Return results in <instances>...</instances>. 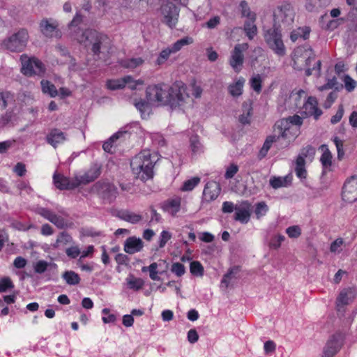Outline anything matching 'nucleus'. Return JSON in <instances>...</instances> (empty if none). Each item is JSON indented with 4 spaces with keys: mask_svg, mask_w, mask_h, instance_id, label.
<instances>
[{
    "mask_svg": "<svg viewBox=\"0 0 357 357\" xmlns=\"http://www.w3.org/2000/svg\"><path fill=\"white\" fill-rule=\"evenodd\" d=\"M155 158L149 150H144L132 159L130 167L137 178L146 181L153 178Z\"/></svg>",
    "mask_w": 357,
    "mask_h": 357,
    "instance_id": "nucleus-1",
    "label": "nucleus"
},
{
    "mask_svg": "<svg viewBox=\"0 0 357 357\" xmlns=\"http://www.w3.org/2000/svg\"><path fill=\"white\" fill-rule=\"evenodd\" d=\"M78 43L84 44L86 47L91 46L93 54L99 55L101 50L108 49L110 46V40L105 34L93 29H86L80 36H75Z\"/></svg>",
    "mask_w": 357,
    "mask_h": 357,
    "instance_id": "nucleus-2",
    "label": "nucleus"
},
{
    "mask_svg": "<svg viewBox=\"0 0 357 357\" xmlns=\"http://www.w3.org/2000/svg\"><path fill=\"white\" fill-rule=\"evenodd\" d=\"M274 130L278 135L268 136L263 144V146L259 152V159H262L266 155L273 143L279 141L280 139H287L284 146H287L291 141V137L288 136L289 123L286 120H279L274 126Z\"/></svg>",
    "mask_w": 357,
    "mask_h": 357,
    "instance_id": "nucleus-3",
    "label": "nucleus"
},
{
    "mask_svg": "<svg viewBox=\"0 0 357 357\" xmlns=\"http://www.w3.org/2000/svg\"><path fill=\"white\" fill-rule=\"evenodd\" d=\"M29 33L26 29H20L10 36L5 38L1 46L3 49L12 52H20L24 50L29 40Z\"/></svg>",
    "mask_w": 357,
    "mask_h": 357,
    "instance_id": "nucleus-4",
    "label": "nucleus"
},
{
    "mask_svg": "<svg viewBox=\"0 0 357 357\" xmlns=\"http://www.w3.org/2000/svg\"><path fill=\"white\" fill-rule=\"evenodd\" d=\"M266 43L275 54L278 56H284L286 53L282 33L279 26L274 23L272 28L266 30L264 33Z\"/></svg>",
    "mask_w": 357,
    "mask_h": 357,
    "instance_id": "nucleus-5",
    "label": "nucleus"
},
{
    "mask_svg": "<svg viewBox=\"0 0 357 357\" xmlns=\"http://www.w3.org/2000/svg\"><path fill=\"white\" fill-rule=\"evenodd\" d=\"M169 86L165 84L152 85L147 87L146 96L150 102H156L160 105H168V96Z\"/></svg>",
    "mask_w": 357,
    "mask_h": 357,
    "instance_id": "nucleus-6",
    "label": "nucleus"
},
{
    "mask_svg": "<svg viewBox=\"0 0 357 357\" xmlns=\"http://www.w3.org/2000/svg\"><path fill=\"white\" fill-rule=\"evenodd\" d=\"M168 105L172 108L181 106L185 102L188 95L186 93V86L182 82H175L169 89Z\"/></svg>",
    "mask_w": 357,
    "mask_h": 357,
    "instance_id": "nucleus-7",
    "label": "nucleus"
},
{
    "mask_svg": "<svg viewBox=\"0 0 357 357\" xmlns=\"http://www.w3.org/2000/svg\"><path fill=\"white\" fill-rule=\"evenodd\" d=\"M275 23L281 22L284 26H291L295 17V12L292 5L287 2H284L278 8L277 11L274 14Z\"/></svg>",
    "mask_w": 357,
    "mask_h": 357,
    "instance_id": "nucleus-8",
    "label": "nucleus"
},
{
    "mask_svg": "<svg viewBox=\"0 0 357 357\" xmlns=\"http://www.w3.org/2000/svg\"><path fill=\"white\" fill-rule=\"evenodd\" d=\"M22 60V73L27 76L33 75H40L45 72V67L43 63L36 59L28 58L25 55L21 56Z\"/></svg>",
    "mask_w": 357,
    "mask_h": 357,
    "instance_id": "nucleus-9",
    "label": "nucleus"
},
{
    "mask_svg": "<svg viewBox=\"0 0 357 357\" xmlns=\"http://www.w3.org/2000/svg\"><path fill=\"white\" fill-rule=\"evenodd\" d=\"M162 22L170 28L175 27L179 15L178 8L172 2L167 1L160 8Z\"/></svg>",
    "mask_w": 357,
    "mask_h": 357,
    "instance_id": "nucleus-10",
    "label": "nucleus"
},
{
    "mask_svg": "<svg viewBox=\"0 0 357 357\" xmlns=\"http://www.w3.org/2000/svg\"><path fill=\"white\" fill-rule=\"evenodd\" d=\"M356 294V289L351 287L345 288L340 291L335 302L338 315H344L346 306L354 301Z\"/></svg>",
    "mask_w": 357,
    "mask_h": 357,
    "instance_id": "nucleus-11",
    "label": "nucleus"
},
{
    "mask_svg": "<svg viewBox=\"0 0 357 357\" xmlns=\"http://www.w3.org/2000/svg\"><path fill=\"white\" fill-rule=\"evenodd\" d=\"M342 196L343 200L349 203L357 201V175L351 176L345 181Z\"/></svg>",
    "mask_w": 357,
    "mask_h": 357,
    "instance_id": "nucleus-12",
    "label": "nucleus"
},
{
    "mask_svg": "<svg viewBox=\"0 0 357 357\" xmlns=\"http://www.w3.org/2000/svg\"><path fill=\"white\" fill-rule=\"evenodd\" d=\"M248 48V43L237 44L231 52L229 63L236 72H238L243 66L244 56L243 52Z\"/></svg>",
    "mask_w": 357,
    "mask_h": 357,
    "instance_id": "nucleus-13",
    "label": "nucleus"
},
{
    "mask_svg": "<svg viewBox=\"0 0 357 357\" xmlns=\"http://www.w3.org/2000/svg\"><path fill=\"white\" fill-rule=\"evenodd\" d=\"M58 23L56 20L50 18L43 19L39 24L40 31L47 38L61 37V33L58 29Z\"/></svg>",
    "mask_w": 357,
    "mask_h": 357,
    "instance_id": "nucleus-14",
    "label": "nucleus"
},
{
    "mask_svg": "<svg viewBox=\"0 0 357 357\" xmlns=\"http://www.w3.org/2000/svg\"><path fill=\"white\" fill-rule=\"evenodd\" d=\"M54 184L59 190H73L79 186L77 176L68 178L63 174L54 173L53 176Z\"/></svg>",
    "mask_w": 357,
    "mask_h": 357,
    "instance_id": "nucleus-15",
    "label": "nucleus"
},
{
    "mask_svg": "<svg viewBox=\"0 0 357 357\" xmlns=\"http://www.w3.org/2000/svg\"><path fill=\"white\" fill-rule=\"evenodd\" d=\"M252 206L248 201H243L236 204L234 220L239 222H248L250 220Z\"/></svg>",
    "mask_w": 357,
    "mask_h": 357,
    "instance_id": "nucleus-16",
    "label": "nucleus"
},
{
    "mask_svg": "<svg viewBox=\"0 0 357 357\" xmlns=\"http://www.w3.org/2000/svg\"><path fill=\"white\" fill-rule=\"evenodd\" d=\"M318 102L315 97L310 96L307 100L304 103V111L302 112L305 117L313 116L315 120H317L322 114V111L318 108Z\"/></svg>",
    "mask_w": 357,
    "mask_h": 357,
    "instance_id": "nucleus-17",
    "label": "nucleus"
},
{
    "mask_svg": "<svg viewBox=\"0 0 357 357\" xmlns=\"http://www.w3.org/2000/svg\"><path fill=\"white\" fill-rule=\"evenodd\" d=\"M342 345V337L341 335H333L326 343L324 349L325 357L333 356Z\"/></svg>",
    "mask_w": 357,
    "mask_h": 357,
    "instance_id": "nucleus-18",
    "label": "nucleus"
},
{
    "mask_svg": "<svg viewBox=\"0 0 357 357\" xmlns=\"http://www.w3.org/2000/svg\"><path fill=\"white\" fill-rule=\"evenodd\" d=\"M221 188L218 183L211 181L208 182L203 191V199L209 202L215 200L220 193Z\"/></svg>",
    "mask_w": 357,
    "mask_h": 357,
    "instance_id": "nucleus-19",
    "label": "nucleus"
},
{
    "mask_svg": "<svg viewBox=\"0 0 357 357\" xmlns=\"http://www.w3.org/2000/svg\"><path fill=\"white\" fill-rule=\"evenodd\" d=\"M143 248L144 243L141 238L131 236L126 240L123 250L126 253L132 255L140 252Z\"/></svg>",
    "mask_w": 357,
    "mask_h": 357,
    "instance_id": "nucleus-20",
    "label": "nucleus"
},
{
    "mask_svg": "<svg viewBox=\"0 0 357 357\" xmlns=\"http://www.w3.org/2000/svg\"><path fill=\"white\" fill-rule=\"evenodd\" d=\"M100 166L97 164L93 165L84 175L77 176L79 185L93 182L100 175Z\"/></svg>",
    "mask_w": 357,
    "mask_h": 357,
    "instance_id": "nucleus-21",
    "label": "nucleus"
},
{
    "mask_svg": "<svg viewBox=\"0 0 357 357\" xmlns=\"http://www.w3.org/2000/svg\"><path fill=\"white\" fill-rule=\"evenodd\" d=\"M112 215L118 217L121 220L131 223L138 222L142 220L141 215L127 210H116L112 212Z\"/></svg>",
    "mask_w": 357,
    "mask_h": 357,
    "instance_id": "nucleus-22",
    "label": "nucleus"
},
{
    "mask_svg": "<svg viewBox=\"0 0 357 357\" xmlns=\"http://www.w3.org/2000/svg\"><path fill=\"white\" fill-rule=\"evenodd\" d=\"M243 114L239 116L238 121L243 125L250 123V117L252 114V101L248 100L242 105Z\"/></svg>",
    "mask_w": 357,
    "mask_h": 357,
    "instance_id": "nucleus-23",
    "label": "nucleus"
},
{
    "mask_svg": "<svg viewBox=\"0 0 357 357\" xmlns=\"http://www.w3.org/2000/svg\"><path fill=\"white\" fill-rule=\"evenodd\" d=\"M65 140L66 137L64 132L59 129L52 130L47 136V142L54 148H56L59 144L63 142Z\"/></svg>",
    "mask_w": 357,
    "mask_h": 357,
    "instance_id": "nucleus-24",
    "label": "nucleus"
},
{
    "mask_svg": "<svg viewBox=\"0 0 357 357\" xmlns=\"http://www.w3.org/2000/svg\"><path fill=\"white\" fill-rule=\"evenodd\" d=\"M310 32L311 29L310 26H304L298 27L291 32L290 39L292 42H296L298 38H302L305 40L309 38Z\"/></svg>",
    "mask_w": 357,
    "mask_h": 357,
    "instance_id": "nucleus-25",
    "label": "nucleus"
},
{
    "mask_svg": "<svg viewBox=\"0 0 357 357\" xmlns=\"http://www.w3.org/2000/svg\"><path fill=\"white\" fill-rule=\"evenodd\" d=\"M38 213L44 217L47 220L50 221L52 223H64V222L67 221L66 220H64L61 216H57L51 211L45 208H38Z\"/></svg>",
    "mask_w": 357,
    "mask_h": 357,
    "instance_id": "nucleus-26",
    "label": "nucleus"
},
{
    "mask_svg": "<svg viewBox=\"0 0 357 357\" xmlns=\"http://www.w3.org/2000/svg\"><path fill=\"white\" fill-rule=\"evenodd\" d=\"M255 16H252L244 23L243 30L250 40H252L257 33V28L255 24Z\"/></svg>",
    "mask_w": 357,
    "mask_h": 357,
    "instance_id": "nucleus-27",
    "label": "nucleus"
},
{
    "mask_svg": "<svg viewBox=\"0 0 357 357\" xmlns=\"http://www.w3.org/2000/svg\"><path fill=\"white\" fill-rule=\"evenodd\" d=\"M245 83V79L240 77L236 82L228 86V91L233 97H238L243 93V87Z\"/></svg>",
    "mask_w": 357,
    "mask_h": 357,
    "instance_id": "nucleus-28",
    "label": "nucleus"
},
{
    "mask_svg": "<svg viewBox=\"0 0 357 357\" xmlns=\"http://www.w3.org/2000/svg\"><path fill=\"white\" fill-rule=\"evenodd\" d=\"M126 284L130 289L138 291L142 289L144 282L142 278H136L132 274H130L126 279Z\"/></svg>",
    "mask_w": 357,
    "mask_h": 357,
    "instance_id": "nucleus-29",
    "label": "nucleus"
},
{
    "mask_svg": "<svg viewBox=\"0 0 357 357\" xmlns=\"http://www.w3.org/2000/svg\"><path fill=\"white\" fill-rule=\"evenodd\" d=\"M126 131H119L114 134L107 142H105L102 148L107 153H112V147L114 146V143L119 138L123 137L124 135H127Z\"/></svg>",
    "mask_w": 357,
    "mask_h": 357,
    "instance_id": "nucleus-30",
    "label": "nucleus"
},
{
    "mask_svg": "<svg viewBox=\"0 0 357 357\" xmlns=\"http://www.w3.org/2000/svg\"><path fill=\"white\" fill-rule=\"evenodd\" d=\"M295 172L297 176L300 178H305L307 171L305 168V159L303 156L298 155L296 160Z\"/></svg>",
    "mask_w": 357,
    "mask_h": 357,
    "instance_id": "nucleus-31",
    "label": "nucleus"
},
{
    "mask_svg": "<svg viewBox=\"0 0 357 357\" xmlns=\"http://www.w3.org/2000/svg\"><path fill=\"white\" fill-rule=\"evenodd\" d=\"M119 64L125 68L134 69L139 66H141L144 63V60L142 58H132L128 59H122L119 61Z\"/></svg>",
    "mask_w": 357,
    "mask_h": 357,
    "instance_id": "nucleus-32",
    "label": "nucleus"
},
{
    "mask_svg": "<svg viewBox=\"0 0 357 357\" xmlns=\"http://www.w3.org/2000/svg\"><path fill=\"white\" fill-rule=\"evenodd\" d=\"M63 279L68 284L75 285L79 283L80 278L77 273L73 271H67L62 275Z\"/></svg>",
    "mask_w": 357,
    "mask_h": 357,
    "instance_id": "nucleus-33",
    "label": "nucleus"
},
{
    "mask_svg": "<svg viewBox=\"0 0 357 357\" xmlns=\"http://www.w3.org/2000/svg\"><path fill=\"white\" fill-rule=\"evenodd\" d=\"M34 271L36 273L42 274L45 273L49 267L56 268V264L48 263L44 260H39L33 264V265Z\"/></svg>",
    "mask_w": 357,
    "mask_h": 357,
    "instance_id": "nucleus-34",
    "label": "nucleus"
},
{
    "mask_svg": "<svg viewBox=\"0 0 357 357\" xmlns=\"http://www.w3.org/2000/svg\"><path fill=\"white\" fill-rule=\"evenodd\" d=\"M323 151L324 153H322L320 161L324 167H328L331 165V159H332V154L329 149L327 147V145L323 144L320 147Z\"/></svg>",
    "mask_w": 357,
    "mask_h": 357,
    "instance_id": "nucleus-35",
    "label": "nucleus"
},
{
    "mask_svg": "<svg viewBox=\"0 0 357 357\" xmlns=\"http://www.w3.org/2000/svg\"><path fill=\"white\" fill-rule=\"evenodd\" d=\"M41 86L43 92L48 93L51 97H55L58 95V91L56 86L47 80L41 81Z\"/></svg>",
    "mask_w": 357,
    "mask_h": 357,
    "instance_id": "nucleus-36",
    "label": "nucleus"
},
{
    "mask_svg": "<svg viewBox=\"0 0 357 357\" xmlns=\"http://www.w3.org/2000/svg\"><path fill=\"white\" fill-rule=\"evenodd\" d=\"M181 202L179 199L168 201L165 205V209L172 215H174L180 209Z\"/></svg>",
    "mask_w": 357,
    "mask_h": 357,
    "instance_id": "nucleus-37",
    "label": "nucleus"
},
{
    "mask_svg": "<svg viewBox=\"0 0 357 357\" xmlns=\"http://www.w3.org/2000/svg\"><path fill=\"white\" fill-rule=\"evenodd\" d=\"M239 271L240 269L238 266L231 268L222 279L221 287L227 288L229 284V280L234 278L235 275L239 272Z\"/></svg>",
    "mask_w": 357,
    "mask_h": 357,
    "instance_id": "nucleus-38",
    "label": "nucleus"
},
{
    "mask_svg": "<svg viewBox=\"0 0 357 357\" xmlns=\"http://www.w3.org/2000/svg\"><path fill=\"white\" fill-rule=\"evenodd\" d=\"M151 102L149 101H148V100L146 101L141 98L139 100L135 99L133 102L135 107L141 112L142 116L144 114H145V113L149 110V109H150L149 104Z\"/></svg>",
    "mask_w": 357,
    "mask_h": 357,
    "instance_id": "nucleus-39",
    "label": "nucleus"
},
{
    "mask_svg": "<svg viewBox=\"0 0 357 357\" xmlns=\"http://www.w3.org/2000/svg\"><path fill=\"white\" fill-rule=\"evenodd\" d=\"M82 22V16L79 13H76L73 20L69 24V29L72 32L74 33L73 36H79L77 33V30L79 29L77 27Z\"/></svg>",
    "mask_w": 357,
    "mask_h": 357,
    "instance_id": "nucleus-40",
    "label": "nucleus"
},
{
    "mask_svg": "<svg viewBox=\"0 0 357 357\" xmlns=\"http://www.w3.org/2000/svg\"><path fill=\"white\" fill-rule=\"evenodd\" d=\"M192 43V40L190 38H183L173 44L170 47L172 53H175L179 51L183 46L190 44Z\"/></svg>",
    "mask_w": 357,
    "mask_h": 357,
    "instance_id": "nucleus-41",
    "label": "nucleus"
},
{
    "mask_svg": "<svg viewBox=\"0 0 357 357\" xmlns=\"http://www.w3.org/2000/svg\"><path fill=\"white\" fill-rule=\"evenodd\" d=\"M13 288V282L9 277H3L0 279V293L6 292Z\"/></svg>",
    "mask_w": 357,
    "mask_h": 357,
    "instance_id": "nucleus-42",
    "label": "nucleus"
},
{
    "mask_svg": "<svg viewBox=\"0 0 357 357\" xmlns=\"http://www.w3.org/2000/svg\"><path fill=\"white\" fill-rule=\"evenodd\" d=\"M190 273L196 276H202L204 275V267L198 261H194L190 265Z\"/></svg>",
    "mask_w": 357,
    "mask_h": 357,
    "instance_id": "nucleus-43",
    "label": "nucleus"
},
{
    "mask_svg": "<svg viewBox=\"0 0 357 357\" xmlns=\"http://www.w3.org/2000/svg\"><path fill=\"white\" fill-rule=\"evenodd\" d=\"M287 177H273L270 179V185L274 189L284 187L287 185Z\"/></svg>",
    "mask_w": 357,
    "mask_h": 357,
    "instance_id": "nucleus-44",
    "label": "nucleus"
},
{
    "mask_svg": "<svg viewBox=\"0 0 357 357\" xmlns=\"http://www.w3.org/2000/svg\"><path fill=\"white\" fill-rule=\"evenodd\" d=\"M200 182V178L195 176L189 180L185 181L181 188L183 191H190L199 184Z\"/></svg>",
    "mask_w": 357,
    "mask_h": 357,
    "instance_id": "nucleus-45",
    "label": "nucleus"
},
{
    "mask_svg": "<svg viewBox=\"0 0 357 357\" xmlns=\"http://www.w3.org/2000/svg\"><path fill=\"white\" fill-rule=\"evenodd\" d=\"M285 240V237L281 234H276L272 237L269 242V247L272 249H278L281 243Z\"/></svg>",
    "mask_w": 357,
    "mask_h": 357,
    "instance_id": "nucleus-46",
    "label": "nucleus"
},
{
    "mask_svg": "<svg viewBox=\"0 0 357 357\" xmlns=\"http://www.w3.org/2000/svg\"><path fill=\"white\" fill-rule=\"evenodd\" d=\"M261 77L259 74L253 76L250 80L252 89L257 93H259L261 90Z\"/></svg>",
    "mask_w": 357,
    "mask_h": 357,
    "instance_id": "nucleus-47",
    "label": "nucleus"
},
{
    "mask_svg": "<svg viewBox=\"0 0 357 357\" xmlns=\"http://www.w3.org/2000/svg\"><path fill=\"white\" fill-rule=\"evenodd\" d=\"M268 210V207L267 204L264 202H259L256 204V207L255 209V213L257 218L259 219L261 216L265 215L266 212Z\"/></svg>",
    "mask_w": 357,
    "mask_h": 357,
    "instance_id": "nucleus-48",
    "label": "nucleus"
},
{
    "mask_svg": "<svg viewBox=\"0 0 357 357\" xmlns=\"http://www.w3.org/2000/svg\"><path fill=\"white\" fill-rule=\"evenodd\" d=\"M13 96L9 91H3L0 93V105L2 109H6L8 103L13 99Z\"/></svg>",
    "mask_w": 357,
    "mask_h": 357,
    "instance_id": "nucleus-49",
    "label": "nucleus"
},
{
    "mask_svg": "<svg viewBox=\"0 0 357 357\" xmlns=\"http://www.w3.org/2000/svg\"><path fill=\"white\" fill-rule=\"evenodd\" d=\"M101 190L103 192H108L109 193L108 199H112L116 197L117 190L113 185L109 183H104L101 185Z\"/></svg>",
    "mask_w": 357,
    "mask_h": 357,
    "instance_id": "nucleus-50",
    "label": "nucleus"
},
{
    "mask_svg": "<svg viewBox=\"0 0 357 357\" xmlns=\"http://www.w3.org/2000/svg\"><path fill=\"white\" fill-rule=\"evenodd\" d=\"M172 234L166 230H163L159 237V248H162L165 246L166 243L172 238Z\"/></svg>",
    "mask_w": 357,
    "mask_h": 357,
    "instance_id": "nucleus-51",
    "label": "nucleus"
},
{
    "mask_svg": "<svg viewBox=\"0 0 357 357\" xmlns=\"http://www.w3.org/2000/svg\"><path fill=\"white\" fill-rule=\"evenodd\" d=\"M282 120H286V121H287V122L289 123L288 136H289V130H290V127H291L290 124L300 126L303 123V118L298 115H294L292 116H289L287 119H282Z\"/></svg>",
    "mask_w": 357,
    "mask_h": 357,
    "instance_id": "nucleus-52",
    "label": "nucleus"
},
{
    "mask_svg": "<svg viewBox=\"0 0 357 357\" xmlns=\"http://www.w3.org/2000/svg\"><path fill=\"white\" fill-rule=\"evenodd\" d=\"M107 88L111 90H117L124 88L123 82L122 79L109 80L107 83Z\"/></svg>",
    "mask_w": 357,
    "mask_h": 357,
    "instance_id": "nucleus-53",
    "label": "nucleus"
},
{
    "mask_svg": "<svg viewBox=\"0 0 357 357\" xmlns=\"http://www.w3.org/2000/svg\"><path fill=\"white\" fill-rule=\"evenodd\" d=\"M286 233L290 238H298L301 234V229L298 225H293L286 229Z\"/></svg>",
    "mask_w": 357,
    "mask_h": 357,
    "instance_id": "nucleus-54",
    "label": "nucleus"
},
{
    "mask_svg": "<svg viewBox=\"0 0 357 357\" xmlns=\"http://www.w3.org/2000/svg\"><path fill=\"white\" fill-rule=\"evenodd\" d=\"M238 167L237 165L232 163L226 169L225 178L226 179L231 178L238 172Z\"/></svg>",
    "mask_w": 357,
    "mask_h": 357,
    "instance_id": "nucleus-55",
    "label": "nucleus"
},
{
    "mask_svg": "<svg viewBox=\"0 0 357 357\" xmlns=\"http://www.w3.org/2000/svg\"><path fill=\"white\" fill-rule=\"evenodd\" d=\"M171 271L174 273L177 276L180 277L185 273V267L184 266L178 262L174 263L172 265Z\"/></svg>",
    "mask_w": 357,
    "mask_h": 357,
    "instance_id": "nucleus-56",
    "label": "nucleus"
},
{
    "mask_svg": "<svg viewBox=\"0 0 357 357\" xmlns=\"http://www.w3.org/2000/svg\"><path fill=\"white\" fill-rule=\"evenodd\" d=\"M66 254L70 258L75 259L81 254V251L78 246L75 245L68 248L66 250Z\"/></svg>",
    "mask_w": 357,
    "mask_h": 357,
    "instance_id": "nucleus-57",
    "label": "nucleus"
},
{
    "mask_svg": "<svg viewBox=\"0 0 357 357\" xmlns=\"http://www.w3.org/2000/svg\"><path fill=\"white\" fill-rule=\"evenodd\" d=\"M172 53L170 48H167L165 50H163L157 59L156 63L158 65H160L163 63L169 56V55Z\"/></svg>",
    "mask_w": 357,
    "mask_h": 357,
    "instance_id": "nucleus-58",
    "label": "nucleus"
},
{
    "mask_svg": "<svg viewBox=\"0 0 357 357\" xmlns=\"http://www.w3.org/2000/svg\"><path fill=\"white\" fill-rule=\"evenodd\" d=\"M240 6L241 7V14L243 17H246L248 19H250L252 16H255V14H252L250 12V8H249L247 2H245V1H243L241 2Z\"/></svg>",
    "mask_w": 357,
    "mask_h": 357,
    "instance_id": "nucleus-59",
    "label": "nucleus"
},
{
    "mask_svg": "<svg viewBox=\"0 0 357 357\" xmlns=\"http://www.w3.org/2000/svg\"><path fill=\"white\" fill-rule=\"evenodd\" d=\"M158 264L153 262L149 266V277L153 280H158L159 278L158 276Z\"/></svg>",
    "mask_w": 357,
    "mask_h": 357,
    "instance_id": "nucleus-60",
    "label": "nucleus"
},
{
    "mask_svg": "<svg viewBox=\"0 0 357 357\" xmlns=\"http://www.w3.org/2000/svg\"><path fill=\"white\" fill-rule=\"evenodd\" d=\"M344 114V108L343 106L341 105L339 106L338 109L336 112V114L333 116L331 119V123L332 124H335L338 123L342 118Z\"/></svg>",
    "mask_w": 357,
    "mask_h": 357,
    "instance_id": "nucleus-61",
    "label": "nucleus"
},
{
    "mask_svg": "<svg viewBox=\"0 0 357 357\" xmlns=\"http://www.w3.org/2000/svg\"><path fill=\"white\" fill-rule=\"evenodd\" d=\"M344 85L346 89L349 92H350L355 89L356 86V82L351 77H349V75H346L344 77Z\"/></svg>",
    "mask_w": 357,
    "mask_h": 357,
    "instance_id": "nucleus-62",
    "label": "nucleus"
},
{
    "mask_svg": "<svg viewBox=\"0 0 357 357\" xmlns=\"http://www.w3.org/2000/svg\"><path fill=\"white\" fill-rule=\"evenodd\" d=\"M343 244V240L341 238H337L331 245V252H340L341 250V246Z\"/></svg>",
    "mask_w": 357,
    "mask_h": 357,
    "instance_id": "nucleus-63",
    "label": "nucleus"
},
{
    "mask_svg": "<svg viewBox=\"0 0 357 357\" xmlns=\"http://www.w3.org/2000/svg\"><path fill=\"white\" fill-rule=\"evenodd\" d=\"M13 171L14 172H15L19 176H23L26 172V166L24 163L22 162H17L14 169H13Z\"/></svg>",
    "mask_w": 357,
    "mask_h": 357,
    "instance_id": "nucleus-64",
    "label": "nucleus"
}]
</instances>
